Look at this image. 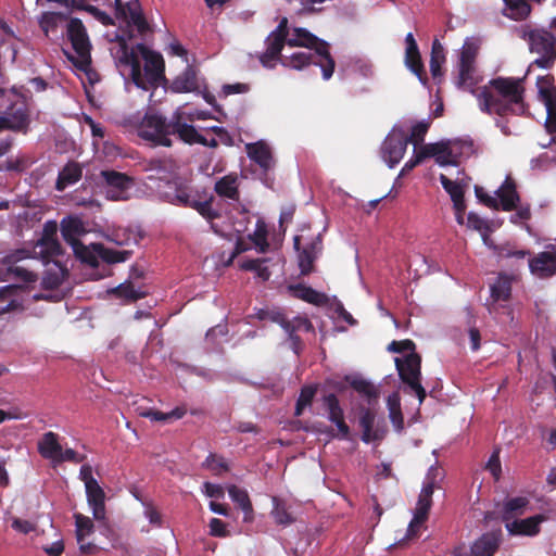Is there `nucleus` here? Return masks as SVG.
Instances as JSON below:
<instances>
[{
    "label": "nucleus",
    "mask_w": 556,
    "mask_h": 556,
    "mask_svg": "<svg viewBox=\"0 0 556 556\" xmlns=\"http://www.w3.org/2000/svg\"><path fill=\"white\" fill-rule=\"evenodd\" d=\"M478 46L465 41L462 47L458 60V88L470 89L476 96L480 110L486 114L498 116L522 115L525 113L523 93L525 88L520 79L513 77H496L486 85L473 90L478 84L476 76V59Z\"/></svg>",
    "instance_id": "obj_1"
},
{
    "label": "nucleus",
    "mask_w": 556,
    "mask_h": 556,
    "mask_svg": "<svg viewBox=\"0 0 556 556\" xmlns=\"http://www.w3.org/2000/svg\"><path fill=\"white\" fill-rule=\"evenodd\" d=\"M117 41L118 48L114 54L116 65L129 68L131 80L138 88L149 90L167 84L161 53L150 50L143 43L129 48L123 37H117Z\"/></svg>",
    "instance_id": "obj_2"
},
{
    "label": "nucleus",
    "mask_w": 556,
    "mask_h": 556,
    "mask_svg": "<svg viewBox=\"0 0 556 556\" xmlns=\"http://www.w3.org/2000/svg\"><path fill=\"white\" fill-rule=\"evenodd\" d=\"M416 344L410 339L401 341H392L388 345V351L392 353L408 352L403 358H395V367L399 372L400 379L406 384L412 392L416 394L421 404L426 396V390L421 386V357L416 353Z\"/></svg>",
    "instance_id": "obj_3"
},
{
    "label": "nucleus",
    "mask_w": 556,
    "mask_h": 556,
    "mask_svg": "<svg viewBox=\"0 0 556 556\" xmlns=\"http://www.w3.org/2000/svg\"><path fill=\"white\" fill-rule=\"evenodd\" d=\"M519 37L528 42L531 53L539 56L532 62L540 68H552L556 62V37L545 28L523 25L518 30Z\"/></svg>",
    "instance_id": "obj_4"
},
{
    "label": "nucleus",
    "mask_w": 556,
    "mask_h": 556,
    "mask_svg": "<svg viewBox=\"0 0 556 556\" xmlns=\"http://www.w3.org/2000/svg\"><path fill=\"white\" fill-rule=\"evenodd\" d=\"M289 47H304L315 51L318 62L315 65L321 70L323 78L328 80L334 72L336 62L330 54V45L324 39L318 38L309 30L303 27H294L292 36L287 41Z\"/></svg>",
    "instance_id": "obj_5"
},
{
    "label": "nucleus",
    "mask_w": 556,
    "mask_h": 556,
    "mask_svg": "<svg viewBox=\"0 0 556 556\" xmlns=\"http://www.w3.org/2000/svg\"><path fill=\"white\" fill-rule=\"evenodd\" d=\"M168 203L195 210L202 217L213 220L219 214L213 210V197H207L206 191L192 188L186 185L176 186L173 192L166 193Z\"/></svg>",
    "instance_id": "obj_6"
},
{
    "label": "nucleus",
    "mask_w": 556,
    "mask_h": 556,
    "mask_svg": "<svg viewBox=\"0 0 556 556\" xmlns=\"http://www.w3.org/2000/svg\"><path fill=\"white\" fill-rule=\"evenodd\" d=\"M172 118L167 119L157 113H146L138 126V136L153 146L172 147Z\"/></svg>",
    "instance_id": "obj_7"
},
{
    "label": "nucleus",
    "mask_w": 556,
    "mask_h": 556,
    "mask_svg": "<svg viewBox=\"0 0 556 556\" xmlns=\"http://www.w3.org/2000/svg\"><path fill=\"white\" fill-rule=\"evenodd\" d=\"M67 38L72 43V47L77 54L74 59L68 56L73 64L80 71H87L91 64V43L87 29L83 24L81 20L72 17L67 23Z\"/></svg>",
    "instance_id": "obj_8"
},
{
    "label": "nucleus",
    "mask_w": 556,
    "mask_h": 556,
    "mask_svg": "<svg viewBox=\"0 0 556 556\" xmlns=\"http://www.w3.org/2000/svg\"><path fill=\"white\" fill-rule=\"evenodd\" d=\"M30 116L27 103L23 99L16 98L11 101L0 116V132L11 130L26 134L29 129Z\"/></svg>",
    "instance_id": "obj_9"
},
{
    "label": "nucleus",
    "mask_w": 556,
    "mask_h": 556,
    "mask_svg": "<svg viewBox=\"0 0 556 556\" xmlns=\"http://www.w3.org/2000/svg\"><path fill=\"white\" fill-rule=\"evenodd\" d=\"M457 147H466L468 150L473 148L472 141H441L424 146L427 157H434L435 162L441 166H457L462 152H456Z\"/></svg>",
    "instance_id": "obj_10"
},
{
    "label": "nucleus",
    "mask_w": 556,
    "mask_h": 556,
    "mask_svg": "<svg viewBox=\"0 0 556 556\" xmlns=\"http://www.w3.org/2000/svg\"><path fill=\"white\" fill-rule=\"evenodd\" d=\"M434 492V480H427L419 493L418 501L414 510V517L408 525L407 538L418 536L420 527L428 520L429 511L432 506V495Z\"/></svg>",
    "instance_id": "obj_11"
},
{
    "label": "nucleus",
    "mask_w": 556,
    "mask_h": 556,
    "mask_svg": "<svg viewBox=\"0 0 556 556\" xmlns=\"http://www.w3.org/2000/svg\"><path fill=\"white\" fill-rule=\"evenodd\" d=\"M409 139L403 129L393 128L381 146V156L389 167H394L403 159Z\"/></svg>",
    "instance_id": "obj_12"
},
{
    "label": "nucleus",
    "mask_w": 556,
    "mask_h": 556,
    "mask_svg": "<svg viewBox=\"0 0 556 556\" xmlns=\"http://www.w3.org/2000/svg\"><path fill=\"white\" fill-rule=\"evenodd\" d=\"M249 159L260 167V179L268 185L269 173L275 168V159L270 147L263 140L251 142L245 146Z\"/></svg>",
    "instance_id": "obj_13"
},
{
    "label": "nucleus",
    "mask_w": 556,
    "mask_h": 556,
    "mask_svg": "<svg viewBox=\"0 0 556 556\" xmlns=\"http://www.w3.org/2000/svg\"><path fill=\"white\" fill-rule=\"evenodd\" d=\"M302 236H295L293 239V245L299 251L298 263L300 268V276H307L315 271V261L321 252V237L317 235L311 242L305 244L301 250Z\"/></svg>",
    "instance_id": "obj_14"
},
{
    "label": "nucleus",
    "mask_w": 556,
    "mask_h": 556,
    "mask_svg": "<svg viewBox=\"0 0 556 556\" xmlns=\"http://www.w3.org/2000/svg\"><path fill=\"white\" fill-rule=\"evenodd\" d=\"M101 176L106 184V198L113 201L128 199V191L132 187V179L124 173L116 170H102Z\"/></svg>",
    "instance_id": "obj_15"
},
{
    "label": "nucleus",
    "mask_w": 556,
    "mask_h": 556,
    "mask_svg": "<svg viewBox=\"0 0 556 556\" xmlns=\"http://www.w3.org/2000/svg\"><path fill=\"white\" fill-rule=\"evenodd\" d=\"M202 87L206 89L204 79L199 76V71L193 65H188L169 84L168 90L173 93H200Z\"/></svg>",
    "instance_id": "obj_16"
},
{
    "label": "nucleus",
    "mask_w": 556,
    "mask_h": 556,
    "mask_svg": "<svg viewBox=\"0 0 556 556\" xmlns=\"http://www.w3.org/2000/svg\"><path fill=\"white\" fill-rule=\"evenodd\" d=\"M185 119L193 121L190 115L186 117V113L181 109H177L172 115V135H177L178 138L188 144L203 142L204 136L200 135L194 126L185 123Z\"/></svg>",
    "instance_id": "obj_17"
},
{
    "label": "nucleus",
    "mask_w": 556,
    "mask_h": 556,
    "mask_svg": "<svg viewBox=\"0 0 556 556\" xmlns=\"http://www.w3.org/2000/svg\"><path fill=\"white\" fill-rule=\"evenodd\" d=\"M324 406L328 413V419L337 426L338 433L333 437L341 440L349 439L350 427L344 420V412L340 405L339 399L336 394L329 393L323 397Z\"/></svg>",
    "instance_id": "obj_18"
},
{
    "label": "nucleus",
    "mask_w": 556,
    "mask_h": 556,
    "mask_svg": "<svg viewBox=\"0 0 556 556\" xmlns=\"http://www.w3.org/2000/svg\"><path fill=\"white\" fill-rule=\"evenodd\" d=\"M405 65L414 73L419 81L426 86L428 84V76L421 60L418 45L412 33H408L405 37Z\"/></svg>",
    "instance_id": "obj_19"
},
{
    "label": "nucleus",
    "mask_w": 556,
    "mask_h": 556,
    "mask_svg": "<svg viewBox=\"0 0 556 556\" xmlns=\"http://www.w3.org/2000/svg\"><path fill=\"white\" fill-rule=\"evenodd\" d=\"M288 39L270 31L265 39L266 50L258 56L260 63L266 68H274L277 61L281 63L285 58L281 52Z\"/></svg>",
    "instance_id": "obj_20"
},
{
    "label": "nucleus",
    "mask_w": 556,
    "mask_h": 556,
    "mask_svg": "<svg viewBox=\"0 0 556 556\" xmlns=\"http://www.w3.org/2000/svg\"><path fill=\"white\" fill-rule=\"evenodd\" d=\"M23 292V288L17 285H7L0 288V316L24 311Z\"/></svg>",
    "instance_id": "obj_21"
},
{
    "label": "nucleus",
    "mask_w": 556,
    "mask_h": 556,
    "mask_svg": "<svg viewBox=\"0 0 556 556\" xmlns=\"http://www.w3.org/2000/svg\"><path fill=\"white\" fill-rule=\"evenodd\" d=\"M501 529L483 533L470 547V556H494L502 543Z\"/></svg>",
    "instance_id": "obj_22"
},
{
    "label": "nucleus",
    "mask_w": 556,
    "mask_h": 556,
    "mask_svg": "<svg viewBox=\"0 0 556 556\" xmlns=\"http://www.w3.org/2000/svg\"><path fill=\"white\" fill-rule=\"evenodd\" d=\"M548 518L538 514L525 519H516L506 523V529L511 535L535 536L541 531V523Z\"/></svg>",
    "instance_id": "obj_23"
},
{
    "label": "nucleus",
    "mask_w": 556,
    "mask_h": 556,
    "mask_svg": "<svg viewBox=\"0 0 556 556\" xmlns=\"http://www.w3.org/2000/svg\"><path fill=\"white\" fill-rule=\"evenodd\" d=\"M531 274L538 278H548L556 274V249L544 251L529 260Z\"/></svg>",
    "instance_id": "obj_24"
},
{
    "label": "nucleus",
    "mask_w": 556,
    "mask_h": 556,
    "mask_svg": "<svg viewBox=\"0 0 556 556\" xmlns=\"http://www.w3.org/2000/svg\"><path fill=\"white\" fill-rule=\"evenodd\" d=\"M495 194L498 198V208L501 207L505 212L514 211L520 202L517 185L510 176L505 178L504 182L495 191Z\"/></svg>",
    "instance_id": "obj_25"
},
{
    "label": "nucleus",
    "mask_w": 556,
    "mask_h": 556,
    "mask_svg": "<svg viewBox=\"0 0 556 556\" xmlns=\"http://www.w3.org/2000/svg\"><path fill=\"white\" fill-rule=\"evenodd\" d=\"M87 503L92 510V516L98 521L106 518L105 492L99 482L89 483L86 488Z\"/></svg>",
    "instance_id": "obj_26"
},
{
    "label": "nucleus",
    "mask_w": 556,
    "mask_h": 556,
    "mask_svg": "<svg viewBox=\"0 0 556 556\" xmlns=\"http://www.w3.org/2000/svg\"><path fill=\"white\" fill-rule=\"evenodd\" d=\"M288 291L293 298L316 306H325L329 302V298L326 293L319 292L303 283L289 285Z\"/></svg>",
    "instance_id": "obj_27"
},
{
    "label": "nucleus",
    "mask_w": 556,
    "mask_h": 556,
    "mask_svg": "<svg viewBox=\"0 0 556 556\" xmlns=\"http://www.w3.org/2000/svg\"><path fill=\"white\" fill-rule=\"evenodd\" d=\"M125 8V14L116 11V16L123 18L128 25H132L137 28L140 34H146L149 30V25L143 16L139 3H123Z\"/></svg>",
    "instance_id": "obj_28"
},
{
    "label": "nucleus",
    "mask_w": 556,
    "mask_h": 556,
    "mask_svg": "<svg viewBox=\"0 0 556 556\" xmlns=\"http://www.w3.org/2000/svg\"><path fill=\"white\" fill-rule=\"evenodd\" d=\"M86 233L84 223L78 217L68 216L61 220V235L66 243L73 245Z\"/></svg>",
    "instance_id": "obj_29"
},
{
    "label": "nucleus",
    "mask_w": 556,
    "mask_h": 556,
    "mask_svg": "<svg viewBox=\"0 0 556 556\" xmlns=\"http://www.w3.org/2000/svg\"><path fill=\"white\" fill-rule=\"evenodd\" d=\"M61 447L59 435L52 431L43 433L37 444L38 453L41 457L54 463L61 452Z\"/></svg>",
    "instance_id": "obj_30"
},
{
    "label": "nucleus",
    "mask_w": 556,
    "mask_h": 556,
    "mask_svg": "<svg viewBox=\"0 0 556 556\" xmlns=\"http://www.w3.org/2000/svg\"><path fill=\"white\" fill-rule=\"evenodd\" d=\"M83 175V169L77 163H68L59 173L55 188L63 191L66 187L77 182Z\"/></svg>",
    "instance_id": "obj_31"
},
{
    "label": "nucleus",
    "mask_w": 556,
    "mask_h": 556,
    "mask_svg": "<svg viewBox=\"0 0 556 556\" xmlns=\"http://www.w3.org/2000/svg\"><path fill=\"white\" fill-rule=\"evenodd\" d=\"M513 277L506 274H498L495 282L491 286V298L494 302L508 301L511 296Z\"/></svg>",
    "instance_id": "obj_32"
},
{
    "label": "nucleus",
    "mask_w": 556,
    "mask_h": 556,
    "mask_svg": "<svg viewBox=\"0 0 556 556\" xmlns=\"http://www.w3.org/2000/svg\"><path fill=\"white\" fill-rule=\"evenodd\" d=\"M376 414L370 408H362L359 416V427L362 428V440L365 443L379 439L378 432L374 430Z\"/></svg>",
    "instance_id": "obj_33"
},
{
    "label": "nucleus",
    "mask_w": 556,
    "mask_h": 556,
    "mask_svg": "<svg viewBox=\"0 0 556 556\" xmlns=\"http://www.w3.org/2000/svg\"><path fill=\"white\" fill-rule=\"evenodd\" d=\"M215 192L223 198H227L230 200L239 199V190L237 184V176L235 174H229L215 182L214 187Z\"/></svg>",
    "instance_id": "obj_34"
},
{
    "label": "nucleus",
    "mask_w": 556,
    "mask_h": 556,
    "mask_svg": "<svg viewBox=\"0 0 556 556\" xmlns=\"http://www.w3.org/2000/svg\"><path fill=\"white\" fill-rule=\"evenodd\" d=\"M315 62H318V58L316 56L315 52H295L290 56H285L281 59V65L298 71L303 70L311 64L315 65Z\"/></svg>",
    "instance_id": "obj_35"
},
{
    "label": "nucleus",
    "mask_w": 556,
    "mask_h": 556,
    "mask_svg": "<svg viewBox=\"0 0 556 556\" xmlns=\"http://www.w3.org/2000/svg\"><path fill=\"white\" fill-rule=\"evenodd\" d=\"M529 503V500L523 496L508 498L503 505V520L506 521L507 523L510 522L509 520L513 519L515 516L522 515L525 513V509L528 507Z\"/></svg>",
    "instance_id": "obj_36"
},
{
    "label": "nucleus",
    "mask_w": 556,
    "mask_h": 556,
    "mask_svg": "<svg viewBox=\"0 0 556 556\" xmlns=\"http://www.w3.org/2000/svg\"><path fill=\"white\" fill-rule=\"evenodd\" d=\"M228 494L232 502H235L244 513V521H250L253 514L252 503L245 490L232 484L228 488Z\"/></svg>",
    "instance_id": "obj_37"
},
{
    "label": "nucleus",
    "mask_w": 556,
    "mask_h": 556,
    "mask_svg": "<svg viewBox=\"0 0 556 556\" xmlns=\"http://www.w3.org/2000/svg\"><path fill=\"white\" fill-rule=\"evenodd\" d=\"M348 381L357 393L367 399L369 404L378 401L379 390L370 381L363 378H348Z\"/></svg>",
    "instance_id": "obj_38"
},
{
    "label": "nucleus",
    "mask_w": 556,
    "mask_h": 556,
    "mask_svg": "<svg viewBox=\"0 0 556 556\" xmlns=\"http://www.w3.org/2000/svg\"><path fill=\"white\" fill-rule=\"evenodd\" d=\"M445 62L444 49L438 40H434L430 54V73L433 79L441 80L443 76L442 65Z\"/></svg>",
    "instance_id": "obj_39"
},
{
    "label": "nucleus",
    "mask_w": 556,
    "mask_h": 556,
    "mask_svg": "<svg viewBox=\"0 0 556 556\" xmlns=\"http://www.w3.org/2000/svg\"><path fill=\"white\" fill-rule=\"evenodd\" d=\"M505 10L508 11L506 15L513 20L521 21L529 16L531 13V5L527 0H503Z\"/></svg>",
    "instance_id": "obj_40"
},
{
    "label": "nucleus",
    "mask_w": 556,
    "mask_h": 556,
    "mask_svg": "<svg viewBox=\"0 0 556 556\" xmlns=\"http://www.w3.org/2000/svg\"><path fill=\"white\" fill-rule=\"evenodd\" d=\"M111 292L128 303L136 302L147 295V292L140 289H136L131 281H125L124 283H121L116 288L112 289Z\"/></svg>",
    "instance_id": "obj_41"
},
{
    "label": "nucleus",
    "mask_w": 556,
    "mask_h": 556,
    "mask_svg": "<svg viewBox=\"0 0 556 556\" xmlns=\"http://www.w3.org/2000/svg\"><path fill=\"white\" fill-rule=\"evenodd\" d=\"M36 249H38L37 253L47 263L50 262L52 257L63 254L62 247L58 239L38 241L36 244Z\"/></svg>",
    "instance_id": "obj_42"
},
{
    "label": "nucleus",
    "mask_w": 556,
    "mask_h": 556,
    "mask_svg": "<svg viewBox=\"0 0 556 556\" xmlns=\"http://www.w3.org/2000/svg\"><path fill=\"white\" fill-rule=\"evenodd\" d=\"M274 508L271 516L277 525L289 526L294 522V518L288 511L286 504L278 497H273Z\"/></svg>",
    "instance_id": "obj_43"
},
{
    "label": "nucleus",
    "mask_w": 556,
    "mask_h": 556,
    "mask_svg": "<svg viewBox=\"0 0 556 556\" xmlns=\"http://www.w3.org/2000/svg\"><path fill=\"white\" fill-rule=\"evenodd\" d=\"M316 392H317V387L316 386H312V384H308V386H304L302 387L301 391H300V395L296 400V404H295V410H294V415L295 416H301L303 414V410L309 406L316 395Z\"/></svg>",
    "instance_id": "obj_44"
},
{
    "label": "nucleus",
    "mask_w": 556,
    "mask_h": 556,
    "mask_svg": "<svg viewBox=\"0 0 556 556\" xmlns=\"http://www.w3.org/2000/svg\"><path fill=\"white\" fill-rule=\"evenodd\" d=\"M72 7L76 10H84L90 13L97 21H99L104 26L114 25L113 18L106 14L104 11L99 10L94 5L79 3V0H72Z\"/></svg>",
    "instance_id": "obj_45"
},
{
    "label": "nucleus",
    "mask_w": 556,
    "mask_h": 556,
    "mask_svg": "<svg viewBox=\"0 0 556 556\" xmlns=\"http://www.w3.org/2000/svg\"><path fill=\"white\" fill-rule=\"evenodd\" d=\"M65 18L66 16L63 13L45 12L39 20V26L48 37L50 33H54L56 30L59 22Z\"/></svg>",
    "instance_id": "obj_46"
},
{
    "label": "nucleus",
    "mask_w": 556,
    "mask_h": 556,
    "mask_svg": "<svg viewBox=\"0 0 556 556\" xmlns=\"http://www.w3.org/2000/svg\"><path fill=\"white\" fill-rule=\"evenodd\" d=\"M74 518L76 526L77 542H83L86 536L90 535L93 532V521L91 520V518L79 513L75 514Z\"/></svg>",
    "instance_id": "obj_47"
},
{
    "label": "nucleus",
    "mask_w": 556,
    "mask_h": 556,
    "mask_svg": "<svg viewBox=\"0 0 556 556\" xmlns=\"http://www.w3.org/2000/svg\"><path fill=\"white\" fill-rule=\"evenodd\" d=\"M440 182H441L443 189L451 197L452 201H455V200H458V199H462L465 197L464 187L459 182L450 179L448 177H446L443 174L440 175Z\"/></svg>",
    "instance_id": "obj_48"
},
{
    "label": "nucleus",
    "mask_w": 556,
    "mask_h": 556,
    "mask_svg": "<svg viewBox=\"0 0 556 556\" xmlns=\"http://www.w3.org/2000/svg\"><path fill=\"white\" fill-rule=\"evenodd\" d=\"M203 466L214 475L220 476L229 470V466L224 457L211 453L203 463Z\"/></svg>",
    "instance_id": "obj_49"
},
{
    "label": "nucleus",
    "mask_w": 556,
    "mask_h": 556,
    "mask_svg": "<svg viewBox=\"0 0 556 556\" xmlns=\"http://www.w3.org/2000/svg\"><path fill=\"white\" fill-rule=\"evenodd\" d=\"M265 260H247L242 262L241 268L244 270L255 271L257 277L262 280L267 281L270 278V270L268 267L264 266L263 263Z\"/></svg>",
    "instance_id": "obj_50"
},
{
    "label": "nucleus",
    "mask_w": 556,
    "mask_h": 556,
    "mask_svg": "<svg viewBox=\"0 0 556 556\" xmlns=\"http://www.w3.org/2000/svg\"><path fill=\"white\" fill-rule=\"evenodd\" d=\"M388 404L390 410V419L396 431L401 432L404 429V419L401 412L400 402L397 399L389 397Z\"/></svg>",
    "instance_id": "obj_51"
},
{
    "label": "nucleus",
    "mask_w": 556,
    "mask_h": 556,
    "mask_svg": "<svg viewBox=\"0 0 556 556\" xmlns=\"http://www.w3.org/2000/svg\"><path fill=\"white\" fill-rule=\"evenodd\" d=\"M494 251L497 254V256L502 258L515 257L517 260H525L526 256L530 255V251L517 250L514 247H510L509 244L495 245Z\"/></svg>",
    "instance_id": "obj_52"
},
{
    "label": "nucleus",
    "mask_w": 556,
    "mask_h": 556,
    "mask_svg": "<svg viewBox=\"0 0 556 556\" xmlns=\"http://www.w3.org/2000/svg\"><path fill=\"white\" fill-rule=\"evenodd\" d=\"M500 453L501 448L495 447L485 465V469L491 472L495 481H498L502 476Z\"/></svg>",
    "instance_id": "obj_53"
},
{
    "label": "nucleus",
    "mask_w": 556,
    "mask_h": 556,
    "mask_svg": "<svg viewBox=\"0 0 556 556\" xmlns=\"http://www.w3.org/2000/svg\"><path fill=\"white\" fill-rule=\"evenodd\" d=\"M71 247L73 248L75 256L79 258L81 262L89 265H94L97 263L96 256L81 241L75 242Z\"/></svg>",
    "instance_id": "obj_54"
},
{
    "label": "nucleus",
    "mask_w": 556,
    "mask_h": 556,
    "mask_svg": "<svg viewBox=\"0 0 556 556\" xmlns=\"http://www.w3.org/2000/svg\"><path fill=\"white\" fill-rule=\"evenodd\" d=\"M430 124L431 123L429 121H421L414 125L412 127L410 136L408 137L409 142H413L415 146L422 142L430 127Z\"/></svg>",
    "instance_id": "obj_55"
},
{
    "label": "nucleus",
    "mask_w": 556,
    "mask_h": 556,
    "mask_svg": "<svg viewBox=\"0 0 556 556\" xmlns=\"http://www.w3.org/2000/svg\"><path fill=\"white\" fill-rule=\"evenodd\" d=\"M475 194L480 203L489 208L498 210V201L496 198L490 195L480 186H475Z\"/></svg>",
    "instance_id": "obj_56"
},
{
    "label": "nucleus",
    "mask_w": 556,
    "mask_h": 556,
    "mask_svg": "<svg viewBox=\"0 0 556 556\" xmlns=\"http://www.w3.org/2000/svg\"><path fill=\"white\" fill-rule=\"evenodd\" d=\"M540 97L546 106L547 113L556 109V93L547 87H540Z\"/></svg>",
    "instance_id": "obj_57"
},
{
    "label": "nucleus",
    "mask_w": 556,
    "mask_h": 556,
    "mask_svg": "<svg viewBox=\"0 0 556 556\" xmlns=\"http://www.w3.org/2000/svg\"><path fill=\"white\" fill-rule=\"evenodd\" d=\"M208 527H210V534L212 536L226 538L229 534V532L226 528V523L218 518H212L208 523Z\"/></svg>",
    "instance_id": "obj_58"
},
{
    "label": "nucleus",
    "mask_w": 556,
    "mask_h": 556,
    "mask_svg": "<svg viewBox=\"0 0 556 556\" xmlns=\"http://www.w3.org/2000/svg\"><path fill=\"white\" fill-rule=\"evenodd\" d=\"M516 213L510 216V223L520 224L521 222H527L531 218V210L529 204H517Z\"/></svg>",
    "instance_id": "obj_59"
},
{
    "label": "nucleus",
    "mask_w": 556,
    "mask_h": 556,
    "mask_svg": "<svg viewBox=\"0 0 556 556\" xmlns=\"http://www.w3.org/2000/svg\"><path fill=\"white\" fill-rule=\"evenodd\" d=\"M11 527L15 531L23 533V534H28L30 532L36 531V529H37L36 523H34L29 520L21 519V518H13Z\"/></svg>",
    "instance_id": "obj_60"
},
{
    "label": "nucleus",
    "mask_w": 556,
    "mask_h": 556,
    "mask_svg": "<svg viewBox=\"0 0 556 556\" xmlns=\"http://www.w3.org/2000/svg\"><path fill=\"white\" fill-rule=\"evenodd\" d=\"M252 240L257 247L261 248L262 252L266 251V249L268 248V242H267V230L264 227V225L257 226V228L255 229V231L252 236Z\"/></svg>",
    "instance_id": "obj_61"
},
{
    "label": "nucleus",
    "mask_w": 556,
    "mask_h": 556,
    "mask_svg": "<svg viewBox=\"0 0 556 556\" xmlns=\"http://www.w3.org/2000/svg\"><path fill=\"white\" fill-rule=\"evenodd\" d=\"M425 159H427V154H426L425 148L421 147V149L415 154V156L404 164V166L400 173V176L406 175L408 172H410L413 168H415L418 164H420Z\"/></svg>",
    "instance_id": "obj_62"
},
{
    "label": "nucleus",
    "mask_w": 556,
    "mask_h": 556,
    "mask_svg": "<svg viewBox=\"0 0 556 556\" xmlns=\"http://www.w3.org/2000/svg\"><path fill=\"white\" fill-rule=\"evenodd\" d=\"M63 462H71V463H75V464H78V463H81L83 462V456H79L77 454V452L73 448H65L63 450L61 447V452L55 460L56 464H61Z\"/></svg>",
    "instance_id": "obj_63"
},
{
    "label": "nucleus",
    "mask_w": 556,
    "mask_h": 556,
    "mask_svg": "<svg viewBox=\"0 0 556 556\" xmlns=\"http://www.w3.org/2000/svg\"><path fill=\"white\" fill-rule=\"evenodd\" d=\"M173 167L172 160L166 159H151L149 161V168L151 170H156L157 173H166L169 172Z\"/></svg>",
    "instance_id": "obj_64"
}]
</instances>
